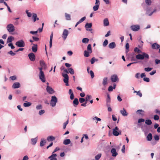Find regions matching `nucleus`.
I'll return each instance as SVG.
<instances>
[{
    "instance_id": "680f3d73",
    "label": "nucleus",
    "mask_w": 160,
    "mask_h": 160,
    "mask_svg": "<svg viewBox=\"0 0 160 160\" xmlns=\"http://www.w3.org/2000/svg\"><path fill=\"white\" fill-rule=\"evenodd\" d=\"M44 112L45 111L44 110H41L39 111V115H41L44 113Z\"/></svg>"
},
{
    "instance_id": "b1692460",
    "label": "nucleus",
    "mask_w": 160,
    "mask_h": 160,
    "mask_svg": "<svg viewBox=\"0 0 160 160\" xmlns=\"http://www.w3.org/2000/svg\"><path fill=\"white\" fill-rule=\"evenodd\" d=\"M108 78L107 77H104L102 80V84L103 86H105L108 84Z\"/></svg>"
},
{
    "instance_id": "37998d69",
    "label": "nucleus",
    "mask_w": 160,
    "mask_h": 160,
    "mask_svg": "<svg viewBox=\"0 0 160 160\" xmlns=\"http://www.w3.org/2000/svg\"><path fill=\"white\" fill-rule=\"evenodd\" d=\"M152 69V68L148 67L145 68L144 70L146 72H148L150 71Z\"/></svg>"
},
{
    "instance_id": "e433bc0d",
    "label": "nucleus",
    "mask_w": 160,
    "mask_h": 160,
    "mask_svg": "<svg viewBox=\"0 0 160 160\" xmlns=\"http://www.w3.org/2000/svg\"><path fill=\"white\" fill-rule=\"evenodd\" d=\"M87 49V50L90 52V53H91L92 52L91 45L90 44H89L88 45Z\"/></svg>"
},
{
    "instance_id": "2eb2a0df",
    "label": "nucleus",
    "mask_w": 160,
    "mask_h": 160,
    "mask_svg": "<svg viewBox=\"0 0 160 160\" xmlns=\"http://www.w3.org/2000/svg\"><path fill=\"white\" fill-rule=\"evenodd\" d=\"M92 23H87L85 26V27L86 28V30L89 31H92V29H88V28H91L92 27Z\"/></svg>"
},
{
    "instance_id": "ddd939ff",
    "label": "nucleus",
    "mask_w": 160,
    "mask_h": 160,
    "mask_svg": "<svg viewBox=\"0 0 160 160\" xmlns=\"http://www.w3.org/2000/svg\"><path fill=\"white\" fill-rule=\"evenodd\" d=\"M111 80L112 82H115L118 80L117 75L114 74L111 77Z\"/></svg>"
},
{
    "instance_id": "e2e57ef3",
    "label": "nucleus",
    "mask_w": 160,
    "mask_h": 160,
    "mask_svg": "<svg viewBox=\"0 0 160 160\" xmlns=\"http://www.w3.org/2000/svg\"><path fill=\"white\" fill-rule=\"evenodd\" d=\"M86 19V17H84L82 18L78 21L81 23L82 22H83L84 20Z\"/></svg>"
},
{
    "instance_id": "a211bd4d",
    "label": "nucleus",
    "mask_w": 160,
    "mask_h": 160,
    "mask_svg": "<svg viewBox=\"0 0 160 160\" xmlns=\"http://www.w3.org/2000/svg\"><path fill=\"white\" fill-rule=\"evenodd\" d=\"M32 44L33 45V46H32V50L33 52H36L38 50V45L37 44H34L32 43Z\"/></svg>"
},
{
    "instance_id": "2f4dec72",
    "label": "nucleus",
    "mask_w": 160,
    "mask_h": 160,
    "mask_svg": "<svg viewBox=\"0 0 160 160\" xmlns=\"http://www.w3.org/2000/svg\"><path fill=\"white\" fill-rule=\"evenodd\" d=\"M65 17L67 20H71V16L70 14L67 13H65Z\"/></svg>"
},
{
    "instance_id": "20e7f679",
    "label": "nucleus",
    "mask_w": 160,
    "mask_h": 160,
    "mask_svg": "<svg viewBox=\"0 0 160 160\" xmlns=\"http://www.w3.org/2000/svg\"><path fill=\"white\" fill-rule=\"evenodd\" d=\"M122 131L119 130L118 127L116 126L112 129V134L115 136L121 135Z\"/></svg>"
},
{
    "instance_id": "5701e85b",
    "label": "nucleus",
    "mask_w": 160,
    "mask_h": 160,
    "mask_svg": "<svg viewBox=\"0 0 160 160\" xmlns=\"http://www.w3.org/2000/svg\"><path fill=\"white\" fill-rule=\"evenodd\" d=\"M46 143V140L42 138L40 142V145L41 147H42L45 145Z\"/></svg>"
},
{
    "instance_id": "6e6d98bb",
    "label": "nucleus",
    "mask_w": 160,
    "mask_h": 160,
    "mask_svg": "<svg viewBox=\"0 0 160 160\" xmlns=\"http://www.w3.org/2000/svg\"><path fill=\"white\" fill-rule=\"evenodd\" d=\"M68 123V120H67L63 124V129H65L66 128V126L67 125Z\"/></svg>"
},
{
    "instance_id": "473e14b6",
    "label": "nucleus",
    "mask_w": 160,
    "mask_h": 160,
    "mask_svg": "<svg viewBox=\"0 0 160 160\" xmlns=\"http://www.w3.org/2000/svg\"><path fill=\"white\" fill-rule=\"evenodd\" d=\"M40 64L41 67L46 68V65L43 61H40Z\"/></svg>"
},
{
    "instance_id": "6e6552de",
    "label": "nucleus",
    "mask_w": 160,
    "mask_h": 160,
    "mask_svg": "<svg viewBox=\"0 0 160 160\" xmlns=\"http://www.w3.org/2000/svg\"><path fill=\"white\" fill-rule=\"evenodd\" d=\"M15 44L18 47H23L25 46V43L23 40H21L17 42Z\"/></svg>"
},
{
    "instance_id": "c9c22d12",
    "label": "nucleus",
    "mask_w": 160,
    "mask_h": 160,
    "mask_svg": "<svg viewBox=\"0 0 160 160\" xmlns=\"http://www.w3.org/2000/svg\"><path fill=\"white\" fill-rule=\"evenodd\" d=\"M26 102L24 103L23 104V106L25 107H28L31 105L32 103L28 102Z\"/></svg>"
},
{
    "instance_id": "dca6fc26",
    "label": "nucleus",
    "mask_w": 160,
    "mask_h": 160,
    "mask_svg": "<svg viewBox=\"0 0 160 160\" xmlns=\"http://www.w3.org/2000/svg\"><path fill=\"white\" fill-rule=\"evenodd\" d=\"M12 88L14 89H16L19 88L20 87V85L18 82H14L12 85Z\"/></svg>"
},
{
    "instance_id": "603ef678",
    "label": "nucleus",
    "mask_w": 160,
    "mask_h": 160,
    "mask_svg": "<svg viewBox=\"0 0 160 160\" xmlns=\"http://www.w3.org/2000/svg\"><path fill=\"white\" fill-rule=\"evenodd\" d=\"M89 73L90 74L91 78H93L94 77V73L93 72L92 70H91L90 71Z\"/></svg>"
},
{
    "instance_id": "79ce46f5",
    "label": "nucleus",
    "mask_w": 160,
    "mask_h": 160,
    "mask_svg": "<svg viewBox=\"0 0 160 160\" xmlns=\"http://www.w3.org/2000/svg\"><path fill=\"white\" fill-rule=\"evenodd\" d=\"M37 15L36 13H33L32 18L33 19V22H34L36 21Z\"/></svg>"
},
{
    "instance_id": "4c0bfd02",
    "label": "nucleus",
    "mask_w": 160,
    "mask_h": 160,
    "mask_svg": "<svg viewBox=\"0 0 160 160\" xmlns=\"http://www.w3.org/2000/svg\"><path fill=\"white\" fill-rule=\"evenodd\" d=\"M99 5L95 4L93 6V9L94 11H95L98 10L99 8Z\"/></svg>"
},
{
    "instance_id": "13d9d810",
    "label": "nucleus",
    "mask_w": 160,
    "mask_h": 160,
    "mask_svg": "<svg viewBox=\"0 0 160 160\" xmlns=\"http://www.w3.org/2000/svg\"><path fill=\"white\" fill-rule=\"evenodd\" d=\"M154 138L156 141H158L159 140V138L158 135H155L154 136Z\"/></svg>"
},
{
    "instance_id": "a19ab883",
    "label": "nucleus",
    "mask_w": 160,
    "mask_h": 160,
    "mask_svg": "<svg viewBox=\"0 0 160 160\" xmlns=\"http://www.w3.org/2000/svg\"><path fill=\"white\" fill-rule=\"evenodd\" d=\"M89 41V39L87 38H84L82 40V42L84 43H87Z\"/></svg>"
},
{
    "instance_id": "f3484780",
    "label": "nucleus",
    "mask_w": 160,
    "mask_h": 160,
    "mask_svg": "<svg viewBox=\"0 0 160 160\" xmlns=\"http://www.w3.org/2000/svg\"><path fill=\"white\" fill-rule=\"evenodd\" d=\"M111 152L112 154V156L113 157H116L118 154L116 149L114 148H113L111 150Z\"/></svg>"
},
{
    "instance_id": "f8f14e48",
    "label": "nucleus",
    "mask_w": 160,
    "mask_h": 160,
    "mask_svg": "<svg viewBox=\"0 0 160 160\" xmlns=\"http://www.w3.org/2000/svg\"><path fill=\"white\" fill-rule=\"evenodd\" d=\"M29 59L31 61H34L35 59V56L33 53H30L28 55Z\"/></svg>"
},
{
    "instance_id": "1a4fd4ad",
    "label": "nucleus",
    "mask_w": 160,
    "mask_h": 160,
    "mask_svg": "<svg viewBox=\"0 0 160 160\" xmlns=\"http://www.w3.org/2000/svg\"><path fill=\"white\" fill-rule=\"evenodd\" d=\"M39 77L40 79L43 82H44L46 81L45 76L44 72H39Z\"/></svg>"
},
{
    "instance_id": "bf43d9fd",
    "label": "nucleus",
    "mask_w": 160,
    "mask_h": 160,
    "mask_svg": "<svg viewBox=\"0 0 160 160\" xmlns=\"http://www.w3.org/2000/svg\"><path fill=\"white\" fill-rule=\"evenodd\" d=\"M92 119L93 120H96L98 121H100L101 120V119L100 118H99L97 117H93L92 118Z\"/></svg>"
},
{
    "instance_id": "7ed1b4c3",
    "label": "nucleus",
    "mask_w": 160,
    "mask_h": 160,
    "mask_svg": "<svg viewBox=\"0 0 160 160\" xmlns=\"http://www.w3.org/2000/svg\"><path fill=\"white\" fill-rule=\"evenodd\" d=\"M58 102V99L55 96H52L50 102V106L52 107L56 106L57 103Z\"/></svg>"
},
{
    "instance_id": "5fc2aeb1",
    "label": "nucleus",
    "mask_w": 160,
    "mask_h": 160,
    "mask_svg": "<svg viewBox=\"0 0 160 160\" xmlns=\"http://www.w3.org/2000/svg\"><path fill=\"white\" fill-rule=\"evenodd\" d=\"M8 46L10 47L12 49H13L15 48V47L13 45L12 43H10L8 44Z\"/></svg>"
},
{
    "instance_id": "c85d7f7f",
    "label": "nucleus",
    "mask_w": 160,
    "mask_h": 160,
    "mask_svg": "<svg viewBox=\"0 0 160 160\" xmlns=\"http://www.w3.org/2000/svg\"><path fill=\"white\" fill-rule=\"evenodd\" d=\"M144 111L141 109L138 110L137 111V114H139L142 116H143L144 115Z\"/></svg>"
},
{
    "instance_id": "393cba45",
    "label": "nucleus",
    "mask_w": 160,
    "mask_h": 160,
    "mask_svg": "<svg viewBox=\"0 0 160 160\" xmlns=\"http://www.w3.org/2000/svg\"><path fill=\"white\" fill-rule=\"evenodd\" d=\"M116 44L114 42H112L109 43L108 45V47L109 48L113 49L115 48L116 47Z\"/></svg>"
},
{
    "instance_id": "ea45409f",
    "label": "nucleus",
    "mask_w": 160,
    "mask_h": 160,
    "mask_svg": "<svg viewBox=\"0 0 160 160\" xmlns=\"http://www.w3.org/2000/svg\"><path fill=\"white\" fill-rule=\"evenodd\" d=\"M69 72L72 75H73L74 73V72L73 69L72 68H68Z\"/></svg>"
},
{
    "instance_id": "3c124183",
    "label": "nucleus",
    "mask_w": 160,
    "mask_h": 160,
    "mask_svg": "<svg viewBox=\"0 0 160 160\" xmlns=\"http://www.w3.org/2000/svg\"><path fill=\"white\" fill-rule=\"evenodd\" d=\"M91 97V96L88 95H86V97L85 98V100L87 102V101H88L90 99V98Z\"/></svg>"
},
{
    "instance_id": "a878e982",
    "label": "nucleus",
    "mask_w": 160,
    "mask_h": 160,
    "mask_svg": "<svg viewBox=\"0 0 160 160\" xmlns=\"http://www.w3.org/2000/svg\"><path fill=\"white\" fill-rule=\"evenodd\" d=\"M103 24L105 26H108L109 25V22L108 18H105L103 20Z\"/></svg>"
},
{
    "instance_id": "49530a36",
    "label": "nucleus",
    "mask_w": 160,
    "mask_h": 160,
    "mask_svg": "<svg viewBox=\"0 0 160 160\" xmlns=\"http://www.w3.org/2000/svg\"><path fill=\"white\" fill-rule=\"evenodd\" d=\"M101 154H98L95 156V159H96V160H98L101 157Z\"/></svg>"
},
{
    "instance_id": "9b49d317",
    "label": "nucleus",
    "mask_w": 160,
    "mask_h": 160,
    "mask_svg": "<svg viewBox=\"0 0 160 160\" xmlns=\"http://www.w3.org/2000/svg\"><path fill=\"white\" fill-rule=\"evenodd\" d=\"M46 90L50 94H53L54 92V91L52 88L49 86H47Z\"/></svg>"
},
{
    "instance_id": "58836bf2",
    "label": "nucleus",
    "mask_w": 160,
    "mask_h": 160,
    "mask_svg": "<svg viewBox=\"0 0 160 160\" xmlns=\"http://www.w3.org/2000/svg\"><path fill=\"white\" fill-rule=\"evenodd\" d=\"M145 123L148 125H150L152 124V122L150 119L146 120L145 121Z\"/></svg>"
},
{
    "instance_id": "c756f323",
    "label": "nucleus",
    "mask_w": 160,
    "mask_h": 160,
    "mask_svg": "<svg viewBox=\"0 0 160 160\" xmlns=\"http://www.w3.org/2000/svg\"><path fill=\"white\" fill-rule=\"evenodd\" d=\"M152 138V135L151 133H149L147 136V139L148 141L151 140Z\"/></svg>"
},
{
    "instance_id": "cd10ccee",
    "label": "nucleus",
    "mask_w": 160,
    "mask_h": 160,
    "mask_svg": "<svg viewBox=\"0 0 160 160\" xmlns=\"http://www.w3.org/2000/svg\"><path fill=\"white\" fill-rule=\"evenodd\" d=\"M74 106L76 107V105H77L79 103L78 100L77 98H75L73 102Z\"/></svg>"
},
{
    "instance_id": "864d4df0",
    "label": "nucleus",
    "mask_w": 160,
    "mask_h": 160,
    "mask_svg": "<svg viewBox=\"0 0 160 160\" xmlns=\"http://www.w3.org/2000/svg\"><path fill=\"white\" fill-rule=\"evenodd\" d=\"M10 78L12 80H15L17 79L16 76L14 75L10 77Z\"/></svg>"
},
{
    "instance_id": "4be33fe9",
    "label": "nucleus",
    "mask_w": 160,
    "mask_h": 160,
    "mask_svg": "<svg viewBox=\"0 0 160 160\" xmlns=\"http://www.w3.org/2000/svg\"><path fill=\"white\" fill-rule=\"evenodd\" d=\"M14 39L13 37L12 36H9L8 37L7 40V43L9 42L11 43L12 41Z\"/></svg>"
},
{
    "instance_id": "0e129e2a",
    "label": "nucleus",
    "mask_w": 160,
    "mask_h": 160,
    "mask_svg": "<svg viewBox=\"0 0 160 160\" xmlns=\"http://www.w3.org/2000/svg\"><path fill=\"white\" fill-rule=\"evenodd\" d=\"M107 106L108 107V111L109 112H111L112 111V109L110 107V104H108Z\"/></svg>"
},
{
    "instance_id": "0eeeda50",
    "label": "nucleus",
    "mask_w": 160,
    "mask_h": 160,
    "mask_svg": "<svg viewBox=\"0 0 160 160\" xmlns=\"http://www.w3.org/2000/svg\"><path fill=\"white\" fill-rule=\"evenodd\" d=\"M131 29L134 32L138 31L140 29V26L138 25H133L131 26Z\"/></svg>"
},
{
    "instance_id": "423d86ee",
    "label": "nucleus",
    "mask_w": 160,
    "mask_h": 160,
    "mask_svg": "<svg viewBox=\"0 0 160 160\" xmlns=\"http://www.w3.org/2000/svg\"><path fill=\"white\" fill-rule=\"evenodd\" d=\"M6 28L9 32H12L15 30V27L12 24H8Z\"/></svg>"
},
{
    "instance_id": "de8ad7c7",
    "label": "nucleus",
    "mask_w": 160,
    "mask_h": 160,
    "mask_svg": "<svg viewBox=\"0 0 160 160\" xmlns=\"http://www.w3.org/2000/svg\"><path fill=\"white\" fill-rule=\"evenodd\" d=\"M108 40L107 39H105L103 43V47H106L108 44Z\"/></svg>"
},
{
    "instance_id": "09e8293b",
    "label": "nucleus",
    "mask_w": 160,
    "mask_h": 160,
    "mask_svg": "<svg viewBox=\"0 0 160 160\" xmlns=\"http://www.w3.org/2000/svg\"><path fill=\"white\" fill-rule=\"evenodd\" d=\"M8 54H10L12 56H14L16 55V53L13 52L12 51H10L8 52Z\"/></svg>"
},
{
    "instance_id": "69168bd1",
    "label": "nucleus",
    "mask_w": 160,
    "mask_h": 160,
    "mask_svg": "<svg viewBox=\"0 0 160 160\" xmlns=\"http://www.w3.org/2000/svg\"><path fill=\"white\" fill-rule=\"evenodd\" d=\"M143 80L144 81L147 82H149L150 81V79L148 78H144Z\"/></svg>"
},
{
    "instance_id": "4d7b16f0",
    "label": "nucleus",
    "mask_w": 160,
    "mask_h": 160,
    "mask_svg": "<svg viewBox=\"0 0 160 160\" xmlns=\"http://www.w3.org/2000/svg\"><path fill=\"white\" fill-rule=\"evenodd\" d=\"M42 108V106L41 105H38L36 107V109L37 110H40Z\"/></svg>"
},
{
    "instance_id": "aec40b11",
    "label": "nucleus",
    "mask_w": 160,
    "mask_h": 160,
    "mask_svg": "<svg viewBox=\"0 0 160 160\" xmlns=\"http://www.w3.org/2000/svg\"><path fill=\"white\" fill-rule=\"evenodd\" d=\"M152 47L153 49H158L160 48V45L156 43H155L152 45Z\"/></svg>"
},
{
    "instance_id": "774afa93",
    "label": "nucleus",
    "mask_w": 160,
    "mask_h": 160,
    "mask_svg": "<svg viewBox=\"0 0 160 160\" xmlns=\"http://www.w3.org/2000/svg\"><path fill=\"white\" fill-rule=\"evenodd\" d=\"M137 95L139 96L140 97H141L142 96V94L141 92L140 91H138L137 92Z\"/></svg>"
},
{
    "instance_id": "9d476101",
    "label": "nucleus",
    "mask_w": 160,
    "mask_h": 160,
    "mask_svg": "<svg viewBox=\"0 0 160 160\" xmlns=\"http://www.w3.org/2000/svg\"><path fill=\"white\" fill-rule=\"evenodd\" d=\"M69 33L67 29H64L63 30L62 35V37L63 38L64 40L66 39L67 36Z\"/></svg>"
},
{
    "instance_id": "39448f33",
    "label": "nucleus",
    "mask_w": 160,
    "mask_h": 160,
    "mask_svg": "<svg viewBox=\"0 0 160 160\" xmlns=\"http://www.w3.org/2000/svg\"><path fill=\"white\" fill-rule=\"evenodd\" d=\"M62 76L64 78L63 79V82L65 83L66 85L67 86H69L68 84V79L69 77L67 73L65 74L63 72L62 74Z\"/></svg>"
},
{
    "instance_id": "a18cd8bd",
    "label": "nucleus",
    "mask_w": 160,
    "mask_h": 160,
    "mask_svg": "<svg viewBox=\"0 0 160 160\" xmlns=\"http://www.w3.org/2000/svg\"><path fill=\"white\" fill-rule=\"evenodd\" d=\"M98 61V60L96 59L95 58L93 57L92 58L91 60V62L92 64H93L95 61Z\"/></svg>"
},
{
    "instance_id": "7c9ffc66",
    "label": "nucleus",
    "mask_w": 160,
    "mask_h": 160,
    "mask_svg": "<svg viewBox=\"0 0 160 160\" xmlns=\"http://www.w3.org/2000/svg\"><path fill=\"white\" fill-rule=\"evenodd\" d=\"M89 54L90 53V52L87 51L85 50L84 52V55L85 57H88L89 56Z\"/></svg>"
},
{
    "instance_id": "052dcab7",
    "label": "nucleus",
    "mask_w": 160,
    "mask_h": 160,
    "mask_svg": "<svg viewBox=\"0 0 160 160\" xmlns=\"http://www.w3.org/2000/svg\"><path fill=\"white\" fill-rule=\"evenodd\" d=\"M153 119L155 120H158L159 119V117L158 115H155L154 116Z\"/></svg>"
},
{
    "instance_id": "c03bdc74",
    "label": "nucleus",
    "mask_w": 160,
    "mask_h": 160,
    "mask_svg": "<svg viewBox=\"0 0 160 160\" xmlns=\"http://www.w3.org/2000/svg\"><path fill=\"white\" fill-rule=\"evenodd\" d=\"M145 2L146 4L148 6L151 5L152 3L151 0H145Z\"/></svg>"
},
{
    "instance_id": "bb28decb",
    "label": "nucleus",
    "mask_w": 160,
    "mask_h": 160,
    "mask_svg": "<svg viewBox=\"0 0 160 160\" xmlns=\"http://www.w3.org/2000/svg\"><path fill=\"white\" fill-rule=\"evenodd\" d=\"M71 143V140L70 139H65L63 142L64 144L66 145L69 144Z\"/></svg>"
},
{
    "instance_id": "f704fd0d",
    "label": "nucleus",
    "mask_w": 160,
    "mask_h": 160,
    "mask_svg": "<svg viewBox=\"0 0 160 160\" xmlns=\"http://www.w3.org/2000/svg\"><path fill=\"white\" fill-rule=\"evenodd\" d=\"M55 139V137L52 136H50L48 137L47 138L48 141H52Z\"/></svg>"
},
{
    "instance_id": "412c9836",
    "label": "nucleus",
    "mask_w": 160,
    "mask_h": 160,
    "mask_svg": "<svg viewBox=\"0 0 160 160\" xmlns=\"http://www.w3.org/2000/svg\"><path fill=\"white\" fill-rule=\"evenodd\" d=\"M38 138L37 137L31 139V144L33 145H35L37 142Z\"/></svg>"
},
{
    "instance_id": "72a5a7b5",
    "label": "nucleus",
    "mask_w": 160,
    "mask_h": 160,
    "mask_svg": "<svg viewBox=\"0 0 160 160\" xmlns=\"http://www.w3.org/2000/svg\"><path fill=\"white\" fill-rule=\"evenodd\" d=\"M134 51L135 52H137L138 53H142V51L138 48H134Z\"/></svg>"
},
{
    "instance_id": "f257e3e1",
    "label": "nucleus",
    "mask_w": 160,
    "mask_h": 160,
    "mask_svg": "<svg viewBox=\"0 0 160 160\" xmlns=\"http://www.w3.org/2000/svg\"><path fill=\"white\" fill-rule=\"evenodd\" d=\"M142 54H138L136 56V58L138 60H143L145 59L148 60L149 58V55L144 52H142Z\"/></svg>"
},
{
    "instance_id": "6ab92c4d",
    "label": "nucleus",
    "mask_w": 160,
    "mask_h": 160,
    "mask_svg": "<svg viewBox=\"0 0 160 160\" xmlns=\"http://www.w3.org/2000/svg\"><path fill=\"white\" fill-rule=\"evenodd\" d=\"M57 156V155L56 154H52L48 158L50 159V160H57L56 158Z\"/></svg>"
},
{
    "instance_id": "4468645a",
    "label": "nucleus",
    "mask_w": 160,
    "mask_h": 160,
    "mask_svg": "<svg viewBox=\"0 0 160 160\" xmlns=\"http://www.w3.org/2000/svg\"><path fill=\"white\" fill-rule=\"evenodd\" d=\"M120 112L121 114L123 116H126L128 115L126 110L124 108H123L122 109L120 110Z\"/></svg>"
},
{
    "instance_id": "f03ea898",
    "label": "nucleus",
    "mask_w": 160,
    "mask_h": 160,
    "mask_svg": "<svg viewBox=\"0 0 160 160\" xmlns=\"http://www.w3.org/2000/svg\"><path fill=\"white\" fill-rule=\"evenodd\" d=\"M146 11L145 14L148 16H151L154 13L157 11L156 9H154L153 10H152L151 8L147 7L145 9Z\"/></svg>"
},
{
    "instance_id": "338daca9",
    "label": "nucleus",
    "mask_w": 160,
    "mask_h": 160,
    "mask_svg": "<svg viewBox=\"0 0 160 160\" xmlns=\"http://www.w3.org/2000/svg\"><path fill=\"white\" fill-rule=\"evenodd\" d=\"M32 38L33 40L35 41H38L39 40V38L38 37H36L34 36H32Z\"/></svg>"
},
{
    "instance_id": "8fccbe9b",
    "label": "nucleus",
    "mask_w": 160,
    "mask_h": 160,
    "mask_svg": "<svg viewBox=\"0 0 160 160\" xmlns=\"http://www.w3.org/2000/svg\"><path fill=\"white\" fill-rule=\"evenodd\" d=\"M79 102L81 103H82L86 101L85 99L83 98H79Z\"/></svg>"
}]
</instances>
